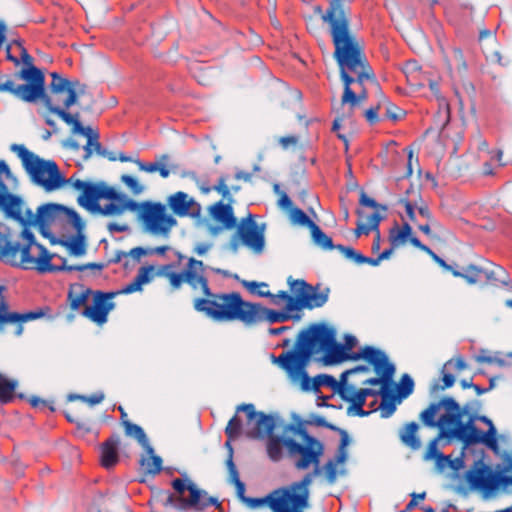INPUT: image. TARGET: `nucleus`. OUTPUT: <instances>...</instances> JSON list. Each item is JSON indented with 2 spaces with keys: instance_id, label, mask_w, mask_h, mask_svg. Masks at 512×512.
Wrapping results in <instances>:
<instances>
[{
  "instance_id": "nucleus-55",
  "label": "nucleus",
  "mask_w": 512,
  "mask_h": 512,
  "mask_svg": "<svg viewBox=\"0 0 512 512\" xmlns=\"http://www.w3.org/2000/svg\"><path fill=\"white\" fill-rule=\"evenodd\" d=\"M452 366V360H449L445 363L443 369H442V381H443V385L440 387V389L444 390L446 388H449L451 386H453L454 382H455V377L453 374L451 373H448L446 370L448 369V367Z\"/></svg>"
},
{
  "instance_id": "nucleus-37",
  "label": "nucleus",
  "mask_w": 512,
  "mask_h": 512,
  "mask_svg": "<svg viewBox=\"0 0 512 512\" xmlns=\"http://www.w3.org/2000/svg\"><path fill=\"white\" fill-rule=\"evenodd\" d=\"M227 468L229 471V480L231 483H233L235 485L237 496L241 500H243L245 502H249L251 504L252 499L246 498L244 495L245 494V484L239 478L238 471H237L236 466L232 459V453H230L229 459L227 460Z\"/></svg>"
},
{
  "instance_id": "nucleus-15",
  "label": "nucleus",
  "mask_w": 512,
  "mask_h": 512,
  "mask_svg": "<svg viewBox=\"0 0 512 512\" xmlns=\"http://www.w3.org/2000/svg\"><path fill=\"white\" fill-rule=\"evenodd\" d=\"M18 187V179L5 160L0 159V211L11 218L16 210L23 206V199L14 191Z\"/></svg>"
},
{
  "instance_id": "nucleus-26",
  "label": "nucleus",
  "mask_w": 512,
  "mask_h": 512,
  "mask_svg": "<svg viewBox=\"0 0 512 512\" xmlns=\"http://www.w3.org/2000/svg\"><path fill=\"white\" fill-rule=\"evenodd\" d=\"M209 216L218 223V227L212 229L213 233L219 230H231L236 227L237 219L234 216V211L231 202L224 204L222 201L216 202L208 208Z\"/></svg>"
},
{
  "instance_id": "nucleus-44",
  "label": "nucleus",
  "mask_w": 512,
  "mask_h": 512,
  "mask_svg": "<svg viewBox=\"0 0 512 512\" xmlns=\"http://www.w3.org/2000/svg\"><path fill=\"white\" fill-rule=\"evenodd\" d=\"M17 381L11 380L0 373V402L7 403L13 398Z\"/></svg>"
},
{
  "instance_id": "nucleus-1",
  "label": "nucleus",
  "mask_w": 512,
  "mask_h": 512,
  "mask_svg": "<svg viewBox=\"0 0 512 512\" xmlns=\"http://www.w3.org/2000/svg\"><path fill=\"white\" fill-rule=\"evenodd\" d=\"M322 20L330 26L334 58L344 84L341 103L354 107L367 98L364 84L374 81L372 68L367 63L360 41L350 31L349 19L341 0L330 2Z\"/></svg>"
},
{
  "instance_id": "nucleus-8",
  "label": "nucleus",
  "mask_w": 512,
  "mask_h": 512,
  "mask_svg": "<svg viewBox=\"0 0 512 512\" xmlns=\"http://www.w3.org/2000/svg\"><path fill=\"white\" fill-rule=\"evenodd\" d=\"M11 150L21 159L23 167L31 177L32 182L45 191H55L66 185L67 181L61 174L56 162L40 158L21 144L11 145Z\"/></svg>"
},
{
  "instance_id": "nucleus-47",
  "label": "nucleus",
  "mask_w": 512,
  "mask_h": 512,
  "mask_svg": "<svg viewBox=\"0 0 512 512\" xmlns=\"http://www.w3.org/2000/svg\"><path fill=\"white\" fill-rule=\"evenodd\" d=\"M242 284L250 293L260 297H270L272 301L273 297L276 295L269 292L268 285L264 282L243 281Z\"/></svg>"
},
{
  "instance_id": "nucleus-45",
  "label": "nucleus",
  "mask_w": 512,
  "mask_h": 512,
  "mask_svg": "<svg viewBox=\"0 0 512 512\" xmlns=\"http://www.w3.org/2000/svg\"><path fill=\"white\" fill-rule=\"evenodd\" d=\"M124 429L127 436L134 437L143 448H148V438L140 426L133 424L130 421H125Z\"/></svg>"
},
{
  "instance_id": "nucleus-42",
  "label": "nucleus",
  "mask_w": 512,
  "mask_h": 512,
  "mask_svg": "<svg viewBox=\"0 0 512 512\" xmlns=\"http://www.w3.org/2000/svg\"><path fill=\"white\" fill-rule=\"evenodd\" d=\"M82 232L83 230L81 232L76 231V236L63 241V245L69 250L70 254L74 256H82L86 253V245Z\"/></svg>"
},
{
  "instance_id": "nucleus-6",
  "label": "nucleus",
  "mask_w": 512,
  "mask_h": 512,
  "mask_svg": "<svg viewBox=\"0 0 512 512\" xmlns=\"http://www.w3.org/2000/svg\"><path fill=\"white\" fill-rule=\"evenodd\" d=\"M464 411L460 405L450 397L432 403L425 409L420 418L429 427L440 429L439 437L452 438L462 441L469 446L470 420L463 423Z\"/></svg>"
},
{
  "instance_id": "nucleus-50",
  "label": "nucleus",
  "mask_w": 512,
  "mask_h": 512,
  "mask_svg": "<svg viewBox=\"0 0 512 512\" xmlns=\"http://www.w3.org/2000/svg\"><path fill=\"white\" fill-rule=\"evenodd\" d=\"M241 430H242L241 421L238 418V416L235 415L228 422L226 429H225V433L230 440H233V439H236L240 435Z\"/></svg>"
},
{
  "instance_id": "nucleus-48",
  "label": "nucleus",
  "mask_w": 512,
  "mask_h": 512,
  "mask_svg": "<svg viewBox=\"0 0 512 512\" xmlns=\"http://www.w3.org/2000/svg\"><path fill=\"white\" fill-rule=\"evenodd\" d=\"M310 231L315 244L322 247L323 249L334 248L332 239L329 236H327L318 225H313Z\"/></svg>"
},
{
  "instance_id": "nucleus-58",
  "label": "nucleus",
  "mask_w": 512,
  "mask_h": 512,
  "mask_svg": "<svg viewBox=\"0 0 512 512\" xmlns=\"http://www.w3.org/2000/svg\"><path fill=\"white\" fill-rule=\"evenodd\" d=\"M414 382L413 379L405 374L401 378V390L404 395H409L413 391Z\"/></svg>"
},
{
  "instance_id": "nucleus-61",
  "label": "nucleus",
  "mask_w": 512,
  "mask_h": 512,
  "mask_svg": "<svg viewBox=\"0 0 512 512\" xmlns=\"http://www.w3.org/2000/svg\"><path fill=\"white\" fill-rule=\"evenodd\" d=\"M13 44H16L20 48V51H21V61L23 62V64H25L27 66V68L35 67L32 64V57L28 54V52L21 45V43H19L17 41H14Z\"/></svg>"
},
{
  "instance_id": "nucleus-60",
  "label": "nucleus",
  "mask_w": 512,
  "mask_h": 512,
  "mask_svg": "<svg viewBox=\"0 0 512 512\" xmlns=\"http://www.w3.org/2000/svg\"><path fill=\"white\" fill-rule=\"evenodd\" d=\"M134 163L138 166V168L141 171H144V172L153 173V172H157V169H158V167H157L158 162L144 163L141 160L136 159V160H134Z\"/></svg>"
},
{
  "instance_id": "nucleus-23",
  "label": "nucleus",
  "mask_w": 512,
  "mask_h": 512,
  "mask_svg": "<svg viewBox=\"0 0 512 512\" xmlns=\"http://www.w3.org/2000/svg\"><path fill=\"white\" fill-rule=\"evenodd\" d=\"M334 340H336L334 330L325 325H313L300 333L298 346H302L311 353L316 347L324 352L327 347H331Z\"/></svg>"
},
{
  "instance_id": "nucleus-20",
  "label": "nucleus",
  "mask_w": 512,
  "mask_h": 512,
  "mask_svg": "<svg viewBox=\"0 0 512 512\" xmlns=\"http://www.w3.org/2000/svg\"><path fill=\"white\" fill-rule=\"evenodd\" d=\"M366 373L369 372V367L367 366H357L353 369L346 370L341 374L338 391L341 394L342 398L346 401L352 403V405L359 411L358 414L366 415L367 412L363 410V406L366 402V398L368 396H373L375 391L371 388H363L356 390L355 387L348 383L347 377L349 375L355 373Z\"/></svg>"
},
{
  "instance_id": "nucleus-34",
  "label": "nucleus",
  "mask_w": 512,
  "mask_h": 512,
  "mask_svg": "<svg viewBox=\"0 0 512 512\" xmlns=\"http://www.w3.org/2000/svg\"><path fill=\"white\" fill-rule=\"evenodd\" d=\"M152 271V267L141 268L136 277L134 278V280L122 288L121 293L130 294L140 291L144 284H147L151 281Z\"/></svg>"
},
{
  "instance_id": "nucleus-30",
  "label": "nucleus",
  "mask_w": 512,
  "mask_h": 512,
  "mask_svg": "<svg viewBox=\"0 0 512 512\" xmlns=\"http://www.w3.org/2000/svg\"><path fill=\"white\" fill-rule=\"evenodd\" d=\"M95 291H92L89 288H85L82 285H73L71 286L69 293H68V299L70 301V307L73 310H78L81 307H85L86 305H89L92 294H94Z\"/></svg>"
},
{
  "instance_id": "nucleus-29",
  "label": "nucleus",
  "mask_w": 512,
  "mask_h": 512,
  "mask_svg": "<svg viewBox=\"0 0 512 512\" xmlns=\"http://www.w3.org/2000/svg\"><path fill=\"white\" fill-rule=\"evenodd\" d=\"M43 101L46 107L54 114H57L65 123L72 126V132L74 134H88L90 132V127H83L79 121L78 114L71 115L66 112L65 109L60 108L58 106H54L50 97L45 94Z\"/></svg>"
},
{
  "instance_id": "nucleus-52",
  "label": "nucleus",
  "mask_w": 512,
  "mask_h": 512,
  "mask_svg": "<svg viewBox=\"0 0 512 512\" xmlns=\"http://www.w3.org/2000/svg\"><path fill=\"white\" fill-rule=\"evenodd\" d=\"M476 361L479 363L497 364L500 367L506 365V361L499 357L498 354L487 355L485 351H482L478 356H476Z\"/></svg>"
},
{
  "instance_id": "nucleus-41",
  "label": "nucleus",
  "mask_w": 512,
  "mask_h": 512,
  "mask_svg": "<svg viewBox=\"0 0 512 512\" xmlns=\"http://www.w3.org/2000/svg\"><path fill=\"white\" fill-rule=\"evenodd\" d=\"M482 277L486 279L487 282L490 283H501L506 285L509 280V276L507 272L500 266H492L489 268H482Z\"/></svg>"
},
{
  "instance_id": "nucleus-22",
  "label": "nucleus",
  "mask_w": 512,
  "mask_h": 512,
  "mask_svg": "<svg viewBox=\"0 0 512 512\" xmlns=\"http://www.w3.org/2000/svg\"><path fill=\"white\" fill-rule=\"evenodd\" d=\"M466 480L474 489L484 492L494 491L500 482H508L507 478H500L483 461H477L466 473Z\"/></svg>"
},
{
  "instance_id": "nucleus-12",
  "label": "nucleus",
  "mask_w": 512,
  "mask_h": 512,
  "mask_svg": "<svg viewBox=\"0 0 512 512\" xmlns=\"http://www.w3.org/2000/svg\"><path fill=\"white\" fill-rule=\"evenodd\" d=\"M139 218L145 232L163 238H168L173 227L177 225V220L162 203H141Z\"/></svg>"
},
{
  "instance_id": "nucleus-18",
  "label": "nucleus",
  "mask_w": 512,
  "mask_h": 512,
  "mask_svg": "<svg viewBox=\"0 0 512 512\" xmlns=\"http://www.w3.org/2000/svg\"><path fill=\"white\" fill-rule=\"evenodd\" d=\"M238 412H244L246 421L245 433L250 438H266L272 434L275 427L274 419L261 412H256L253 404H242L237 408Z\"/></svg>"
},
{
  "instance_id": "nucleus-54",
  "label": "nucleus",
  "mask_w": 512,
  "mask_h": 512,
  "mask_svg": "<svg viewBox=\"0 0 512 512\" xmlns=\"http://www.w3.org/2000/svg\"><path fill=\"white\" fill-rule=\"evenodd\" d=\"M314 384L316 387L328 386L333 389H338L339 381H337L333 376L330 375H319L315 377Z\"/></svg>"
},
{
  "instance_id": "nucleus-43",
  "label": "nucleus",
  "mask_w": 512,
  "mask_h": 512,
  "mask_svg": "<svg viewBox=\"0 0 512 512\" xmlns=\"http://www.w3.org/2000/svg\"><path fill=\"white\" fill-rule=\"evenodd\" d=\"M287 440H292L291 438L281 439L279 437H274L272 435L268 436L267 442V452L269 457L273 461H278L282 457V448H287L285 442ZM288 451V449H286Z\"/></svg>"
},
{
  "instance_id": "nucleus-28",
  "label": "nucleus",
  "mask_w": 512,
  "mask_h": 512,
  "mask_svg": "<svg viewBox=\"0 0 512 512\" xmlns=\"http://www.w3.org/2000/svg\"><path fill=\"white\" fill-rule=\"evenodd\" d=\"M282 303H285V307L284 310L280 312L264 308L260 304L255 303L259 313L257 323L263 320H267L269 323H282L288 320L299 321L301 319V314L298 313L297 310L288 309V301H281V304Z\"/></svg>"
},
{
  "instance_id": "nucleus-3",
  "label": "nucleus",
  "mask_w": 512,
  "mask_h": 512,
  "mask_svg": "<svg viewBox=\"0 0 512 512\" xmlns=\"http://www.w3.org/2000/svg\"><path fill=\"white\" fill-rule=\"evenodd\" d=\"M294 431L301 437L302 443L295 440H287L285 445L288 449V454L294 459V465L298 470H306L310 466H314L311 473L305 476H310V484L317 476H322L325 481L333 485L339 477L346 475V461L348 459V436L344 434L337 451V454L329 459L323 466H320V458L324 452L323 444L316 438L307 434L306 431L296 430L292 427L288 428Z\"/></svg>"
},
{
  "instance_id": "nucleus-53",
  "label": "nucleus",
  "mask_w": 512,
  "mask_h": 512,
  "mask_svg": "<svg viewBox=\"0 0 512 512\" xmlns=\"http://www.w3.org/2000/svg\"><path fill=\"white\" fill-rule=\"evenodd\" d=\"M121 181L132 191L133 194L139 195L144 191V186L137 179L130 175H122Z\"/></svg>"
},
{
  "instance_id": "nucleus-33",
  "label": "nucleus",
  "mask_w": 512,
  "mask_h": 512,
  "mask_svg": "<svg viewBox=\"0 0 512 512\" xmlns=\"http://www.w3.org/2000/svg\"><path fill=\"white\" fill-rule=\"evenodd\" d=\"M119 438L111 437L102 445L101 461L105 468H111L118 462Z\"/></svg>"
},
{
  "instance_id": "nucleus-5",
  "label": "nucleus",
  "mask_w": 512,
  "mask_h": 512,
  "mask_svg": "<svg viewBox=\"0 0 512 512\" xmlns=\"http://www.w3.org/2000/svg\"><path fill=\"white\" fill-rule=\"evenodd\" d=\"M23 242L17 243L12 256L10 265L25 270H35L40 273L58 272V271H83L86 269H100L102 266L94 263L87 265H67L66 259L57 257L60 264L51 263L56 255H52L48 250L37 243L34 235L24 228L21 233Z\"/></svg>"
},
{
  "instance_id": "nucleus-51",
  "label": "nucleus",
  "mask_w": 512,
  "mask_h": 512,
  "mask_svg": "<svg viewBox=\"0 0 512 512\" xmlns=\"http://www.w3.org/2000/svg\"><path fill=\"white\" fill-rule=\"evenodd\" d=\"M462 278H464L469 284H475L482 278V268L475 265H469L465 269Z\"/></svg>"
},
{
  "instance_id": "nucleus-13",
  "label": "nucleus",
  "mask_w": 512,
  "mask_h": 512,
  "mask_svg": "<svg viewBox=\"0 0 512 512\" xmlns=\"http://www.w3.org/2000/svg\"><path fill=\"white\" fill-rule=\"evenodd\" d=\"M353 359H364L373 365L375 372L380 376V378L366 379L363 381V384L379 386L378 390L373 389L375 391L373 395L383 393L395 372V367L388 361L386 354L381 350L366 346L357 352L353 356Z\"/></svg>"
},
{
  "instance_id": "nucleus-46",
  "label": "nucleus",
  "mask_w": 512,
  "mask_h": 512,
  "mask_svg": "<svg viewBox=\"0 0 512 512\" xmlns=\"http://www.w3.org/2000/svg\"><path fill=\"white\" fill-rule=\"evenodd\" d=\"M325 361L328 364L339 363L346 359L345 351L343 346L333 341L331 347H327L325 350Z\"/></svg>"
},
{
  "instance_id": "nucleus-24",
  "label": "nucleus",
  "mask_w": 512,
  "mask_h": 512,
  "mask_svg": "<svg viewBox=\"0 0 512 512\" xmlns=\"http://www.w3.org/2000/svg\"><path fill=\"white\" fill-rule=\"evenodd\" d=\"M114 295V293L95 291L89 305L84 307L82 315L98 325L105 324L109 312L114 308V303L111 301Z\"/></svg>"
},
{
  "instance_id": "nucleus-40",
  "label": "nucleus",
  "mask_w": 512,
  "mask_h": 512,
  "mask_svg": "<svg viewBox=\"0 0 512 512\" xmlns=\"http://www.w3.org/2000/svg\"><path fill=\"white\" fill-rule=\"evenodd\" d=\"M82 135L87 138V144L84 147V159H89L94 152L101 156H106V150L102 149L101 144L98 141L99 136L92 128H90V132L88 134Z\"/></svg>"
},
{
  "instance_id": "nucleus-4",
  "label": "nucleus",
  "mask_w": 512,
  "mask_h": 512,
  "mask_svg": "<svg viewBox=\"0 0 512 512\" xmlns=\"http://www.w3.org/2000/svg\"><path fill=\"white\" fill-rule=\"evenodd\" d=\"M76 190L81 191L78 203L91 214L119 216L126 211H136L138 204L126 194L117 192L105 184H92L80 179H66Z\"/></svg>"
},
{
  "instance_id": "nucleus-59",
  "label": "nucleus",
  "mask_w": 512,
  "mask_h": 512,
  "mask_svg": "<svg viewBox=\"0 0 512 512\" xmlns=\"http://www.w3.org/2000/svg\"><path fill=\"white\" fill-rule=\"evenodd\" d=\"M360 204L363 206L371 207L376 210H378V208H381L383 211L386 210L385 206L378 205L374 199L368 197L365 193H362L360 196Z\"/></svg>"
},
{
  "instance_id": "nucleus-25",
  "label": "nucleus",
  "mask_w": 512,
  "mask_h": 512,
  "mask_svg": "<svg viewBox=\"0 0 512 512\" xmlns=\"http://www.w3.org/2000/svg\"><path fill=\"white\" fill-rule=\"evenodd\" d=\"M478 420L482 421L488 426V430L486 432H481L474 425V417H470V429H469V446L474 444H483L494 452H498L499 445L497 439V430L491 421L486 416H478Z\"/></svg>"
},
{
  "instance_id": "nucleus-38",
  "label": "nucleus",
  "mask_w": 512,
  "mask_h": 512,
  "mask_svg": "<svg viewBox=\"0 0 512 512\" xmlns=\"http://www.w3.org/2000/svg\"><path fill=\"white\" fill-rule=\"evenodd\" d=\"M418 425L415 422L407 424L400 433L402 442L413 450L421 447V442L417 437Z\"/></svg>"
},
{
  "instance_id": "nucleus-35",
  "label": "nucleus",
  "mask_w": 512,
  "mask_h": 512,
  "mask_svg": "<svg viewBox=\"0 0 512 512\" xmlns=\"http://www.w3.org/2000/svg\"><path fill=\"white\" fill-rule=\"evenodd\" d=\"M146 451V456H143L140 463L141 466L146 470L147 473L157 474L161 471L162 468V459L155 455L154 449L148 443V448H144Z\"/></svg>"
},
{
  "instance_id": "nucleus-36",
  "label": "nucleus",
  "mask_w": 512,
  "mask_h": 512,
  "mask_svg": "<svg viewBox=\"0 0 512 512\" xmlns=\"http://www.w3.org/2000/svg\"><path fill=\"white\" fill-rule=\"evenodd\" d=\"M411 232L412 228L407 222H404L402 227L394 226L391 228L389 233V241L391 246L400 247L404 245L408 241Z\"/></svg>"
},
{
  "instance_id": "nucleus-10",
  "label": "nucleus",
  "mask_w": 512,
  "mask_h": 512,
  "mask_svg": "<svg viewBox=\"0 0 512 512\" xmlns=\"http://www.w3.org/2000/svg\"><path fill=\"white\" fill-rule=\"evenodd\" d=\"M288 284L295 297L290 296L285 291H280L273 297V304L281 305V301H288L289 310L314 309L322 307L329 298V288L320 289L318 286H312L304 280H294L288 278Z\"/></svg>"
},
{
  "instance_id": "nucleus-49",
  "label": "nucleus",
  "mask_w": 512,
  "mask_h": 512,
  "mask_svg": "<svg viewBox=\"0 0 512 512\" xmlns=\"http://www.w3.org/2000/svg\"><path fill=\"white\" fill-rule=\"evenodd\" d=\"M290 220L292 224L299 225V226H306L310 230L312 229L313 225H316L307 215L304 211H302L299 208H291L290 214H289Z\"/></svg>"
},
{
  "instance_id": "nucleus-17",
  "label": "nucleus",
  "mask_w": 512,
  "mask_h": 512,
  "mask_svg": "<svg viewBox=\"0 0 512 512\" xmlns=\"http://www.w3.org/2000/svg\"><path fill=\"white\" fill-rule=\"evenodd\" d=\"M50 85L53 94L52 103L63 109H68L77 102L78 95L84 92V86L78 81H69L56 72L51 73Z\"/></svg>"
},
{
  "instance_id": "nucleus-32",
  "label": "nucleus",
  "mask_w": 512,
  "mask_h": 512,
  "mask_svg": "<svg viewBox=\"0 0 512 512\" xmlns=\"http://www.w3.org/2000/svg\"><path fill=\"white\" fill-rule=\"evenodd\" d=\"M361 220L357 223V227L355 230V233L357 236H360L362 234H369L371 231H378V226L383 219V216L379 213L378 210H375L372 213L369 214H361Z\"/></svg>"
},
{
  "instance_id": "nucleus-11",
  "label": "nucleus",
  "mask_w": 512,
  "mask_h": 512,
  "mask_svg": "<svg viewBox=\"0 0 512 512\" xmlns=\"http://www.w3.org/2000/svg\"><path fill=\"white\" fill-rule=\"evenodd\" d=\"M27 84L17 85L10 77L0 82V92H8L22 101L33 103L45 97V77L37 68H24L18 74Z\"/></svg>"
},
{
  "instance_id": "nucleus-7",
  "label": "nucleus",
  "mask_w": 512,
  "mask_h": 512,
  "mask_svg": "<svg viewBox=\"0 0 512 512\" xmlns=\"http://www.w3.org/2000/svg\"><path fill=\"white\" fill-rule=\"evenodd\" d=\"M12 219L18 221L24 228L37 226L44 230L52 225L67 223L70 224L75 231L84 230L85 223L79 214L69 208L58 204H45L37 209V213H33L23 201V206L16 210V214L12 215Z\"/></svg>"
},
{
  "instance_id": "nucleus-21",
  "label": "nucleus",
  "mask_w": 512,
  "mask_h": 512,
  "mask_svg": "<svg viewBox=\"0 0 512 512\" xmlns=\"http://www.w3.org/2000/svg\"><path fill=\"white\" fill-rule=\"evenodd\" d=\"M4 287L0 286V332L12 327V334L20 336L23 333V324L43 316L42 312L18 313L9 310L8 303L3 296Z\"/></svg>"
},
{
  "instance_id": "nucleus-31",
  "label": "nucleus",
  "mask_w": 512,
  "mask_h": 512,
  "mask_svg": "<svg viewBox=\"0 0 512 512\" xmlns=\"http://www.w3.org/2000/svg\"><path fill=\"white\" fill-rule=\"evenodd\" d=\"M399 204H401L404 209L407 217L410 221L416 222L418 216L422 217L425 220H431L432 214L424 202L418 204L417 201H411L408 199H400Z\"/></svg>"
},
{
  "instance_id": "nucleus-2",
  "label": "nucleus",
  "mask_w": 512,
  "mask_h": 512,
  "mask_svg": "<svg viewBox=\"0 0 512 512\" xmlns=\"http://www.w3.org/2000/svg\"><path fill=\"white\" fill-rule=\"evenodd\" d=\"M180 261L186 260L181 272H175L174 265L168 264L159 270L173 290H178L187 283L193 290L200 289L207 298L194 300V308L216 322L239 320L246 326H252L259 319L258 307L255 303L246 302L239 293L214 294L210 291L205 277V266L202 261L193 257L178 254Z\"/></svg>"
},
{
  "instance_id": "nucleus-9",
  "label": "nucleus",
  "mask_w": 512,
  "mask_h": 512,
  "mask_svg": "<svg viewBox=\"0 0 512 512\" xmlns=\"http://www.w3.org/2000/svg\"><path fill=\"white\" fill-rule=\"evenodd\" d=\"M310 476L300 481L272 491L263 499L251 500V507L256 508L267 503L273 512H304L309 507Z\"/></svg>"
},
{
  "instance_id": "nucleus-27",
  "label": "nucleus",
  "mask_w": 512,
  "mask_h": 512,
  "mask_svg": "<svg viewBox=\"0 0 512 512\" xmlns=\"http://www.w3.org/2000/svg\"><path fill=\"white\" fill-rule=\"evenodd\" d=\"M168 204L173 212L180 216L196 217L200 215L201 206L185 192H176L168 198Z\"/></svg>"
},
{
  "instance_id": "nucleus-14",
  "label": "nucleus",
  "mask_w": 512,
  "mask_h": 512,
  "mask_svg": "<svg viewBox=\"0 0 512 512\" xmlns=\"http://www.w3.org/2000/svg\"><path fill=\"white\" fill-rule=\"evenodd\" d=\"M311 356V351L298 347V351L286 352L274 357V362L279 364L286 371L293 384H299L303 390L310 388V379L305 367Z\"/></svg>"
},
{
  "instance_id": "nucleus-39",
  "label": "nucleus",
  "mask_w": 512,
  "mask_h": 512,
  "mask_svg": "<svg viewBox=\"0 0 512 512\" xmlns=\"http://www.w3.org/2000/svg\"><path fill=\"white\" fill-rule=\"evenodd\" d=\"M18 242L10 240L9 233L0 231V260L10 265Z\"/></svg>"
},
{
  "instance_id": "nucleus-62",
  "label": "nucleus",
  "mask_w": 512,
  "mask_h": 512,
  "mask_svg": "<svg viewBox=\"0 0 512 512\" xmlns=\"http://www.w3.org/2000/svg\"><path fill=\"white\" fill-rule=\"evenodd\" d=\"M168 159H169V156L164 154L160 157L161 162H158L157 171L163 178H167L170 175V171L167 169L166 165L164 164V162H166Z\"/></svg>"
},
{
  "instance_id": "nucleus-57",
  "label": "nucleus",
  "mask_w": 512,
  "mask_h": 512,
  "mask_svg": "<svg viewBox=\"0 0 512 512\" xmlns=\"http://www.w3.org/2000/svg\"><path fill=\"white\" fill-rule=\"evenodd\" d=\"M440 438L441 437L438 436L429 443L427 451L425 453L426 460H431L437 456L442 457V454H438V441Z\"/></svg>"
},
{
  "instance_id": "nucleus-64",
  "label": "nucleus",
  "mask_w": 512,
  "mask_h": 512,
  "mask_svg": "<svg viewBox=\"0 0 512 512\" xmlns=\"http://www.w3.org/2000/svg\"><path fill=\"white\" fill-rule=\"evenodd\" d=\"M81 399H83L84 401H86L87 403H89L90 405H96V404H99L103 401L104 399V394L103 393H96V394H93L89 397H84V396H81L80 397Z\"/></svg>"
},
{
  "instance_id": "nucleus-16",
  "label": "nucleus",
  "mask_w": 512,
  "mask_h": 512,
  "mask_svg": "<svg viewBox=\"0 0 512 512\" xmlns=\"http://www.w3.org/2000/svg\"><path fill=\"white\" fill-rule=\"evenodd\" d=\"M239 241L256 254H260L264 250V229L257 225L251 214L243 218L238 225L236 234L231 241L233 250L238 249Z\"/></svg>"
},
{
  "instance_id": "nucleus-63",
  "label": "nucleus",
  "mask_w": 512,
  "mask_h": 512,
  "mask_svg": "<svg viewBox=\"0 0 512 512\" xmlns=\"http://www.w3.org/2000/svg\"><path fill=\"white\" fill-rule=\"evenodd\" d=\"M428 255L431 256V258L439 264L442 268L445 270H452V266L447 264L441 257H439L436 253H434L429 247L428 250L425 251Z\"/></svg>"
},
{
  "instance_id": "nucleus-19",
  "label": "nucleus",
  "mask_w": 512,
  "mask_h": 512,
  "mask_svg": "<svg viewBox=\"0 0 512 512\" xmlns=\"http://www.w3.org/2000/svg\"><path fill=\"white\" fill-rule=\"evenodd\" d=\"M174 490L180 496L183 507L203 509L209 505H216L217 499L207 497V493L200 490L190 479L176 478L172 482Z\"/></svg>"
},
{
  "instance_id": "nucleus-56",
  "label": "nucleus",
  "mask_w": 512,
  "mask_h": 512,
  "mask_svg": "<svg viewBox=\"0 0 512 512\" xmlns=\"http://www.w3.org/2000/svg\"><path fill=\"white\" fill-rule=\"evenodd\" d=\"M213 190L220 193L223 196V198L228 200V202H233V198L230 194V189L224 177L219 178L217 184L213 186Z\"/></svg>"
}]
</instances>
